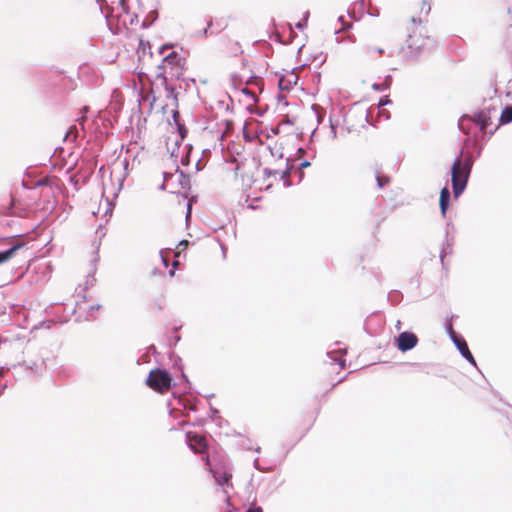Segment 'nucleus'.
Masks as SVG:
<instances>
[{"instance_id": "nucleus-37", "label": "nucleus", "mask_w": 512, "mask_h": 512, "mask_svg": "<svg viewBox=\"0 0 512 512\" xmlns=\"http://www.w3.org/2000/svg\"><path fill=\"white\" fill-rule=\"evenodd\" d=\"M372 89L374 91H377V92H384V91L388 90L387 89V85L384 84L383 82H375V83H373L372 84Z\"/></svg>"}, {"instance_id": "nucleus-55", "label": "nucleus", "mask_w": 512, "mask_h": 512, "mask_svg": "<svg viewBox=\"0 0 512 512\" xmlns=\"http://www.w3.org/2000/svg\"><path fill=\"white\" fill-rule=\"evenodd\" d=\"M53 320H43L41 323H40V327L41 328H46V329H50L52 324H53Z\"/></svg>"}, {"instance_id": "nucleus-40", "label": "nucleus", "mask_w": 512, "mask_h": 512, "mask_svg": "<svg viewBox=\"0 0 512 512\" xmlns=\"http://www.w3.org/2000/svg\"><path fill=\"white\" fill-rule=\"evenodd\" d=\"M311 109L315 112L318 123H321L324 119V114H320L319 106L317 104H313Z\"/></svg>"}, {"instance_id": "nucleus-34", "label": "nucleus", "mask_w": 512, "mask_h": 512, "mask_svg": "<svg viewBox=\"0 0 512 512\" xmlns=\"http://www.w3.org/2000/svg\"><path fill=\"white\" fill-rule=\"evenodd\" d=\"M139 47L141 48L143 54H145L148 51V53L151 56L153 55V53L151 51V44H150V42H148V41L145 42L144 40L140 39Z\"/></svg>"}, {"instance_id": "nucleus-25", "label": "nucleus", "mask_w": 512, "mask_h": 512, "mask_svg": "<svg viewBox=\"0 0 512 512\" xmlns=\"http://www.w3.org/2000/svg\"><path fill=\"white\" fill-rule=\"evenodd\" d=\"M209 411H210V419L214 422H217L219 426H221V422L223 421V418L220 416V411L213 407L211 404L209 405Z\"/></svg>"}, {"instance_id": "nucleus-62", "label": "nucleus", "mask_w": 512, "mask_h": 512, "mask_svg": "<svg viewBox=\"0 0 512 512\" xmlns=\"http://www.w3.org/2000/svg\"><path fill=\"white\" fill-rule=\"evenodd\" d=\"M78 134V130H77V127L76 126H70L67 130V133H66V136L68 135H73V134Z\"/></svg>"}, {"instance_id": "nucleus-11", "label": "nucleus", "mask_w": 512, "mask_h": 512, "mask_svg": "<svg viewBox=\"0 0 512 512\" xmlns=\"http://www.w3.org/2000/svg\"><path fill=\"white\" fill-rule=\"evenodd\" d=\"M186 436V444L193 451V453H198L205 446V439L200 436L197 432L188 431L185 434Z\"/></svg>"}, {"instance_id": "nucleus-14", "label": "nucleus", "mask_w": 512, "mask_h": 512, "mask_svg": "<svg viewBox=\"0 0 512 512\" xmlns=\"http://www.w3.org/2000/svg\"><path fill=\"white\" fill-rule=\"evenodd\" d=\"M24 246V242H16L10 245L7 249L0 251V265L10 261Z\"/></svg>"}, {"instance_id": "nucleus-12", "label": "nucleus", "mask_w": 512, "mask_h": 512, "mask_svg": "<svg viewBox=\"0 0 512 512\" xmlns=\"http://www.w3.org/2000/svg\"><path fill=\"white\" fill-rule=\"evenodd\" d=\"M164 61H167V65L170 70H185L186 58L182 57L178 52L172 51L164 56Z\"/></svg>"}, {"instance_id": "nucleus-9", "label": "nucleus", "mask_w": 512, "mask_h": 512, "mask_svg": "<svg viewBox=\"0 0 512 512\" xmlns=\"http://www.w3.org/2000/svg\"><path fill=\"white\" fill-rule=\"evenodd\" d=\"M156 79H160L162 81L164 90L167 94V98L172 99V101H173L172 104L174 106V109L178 110L179 100H178L177 87L168 83V77L166 75H164L163 72H158L156 74Z\"/></svg>"}, {"instance_id": "nucleus-49", "label": "nucleus", "mask_w": 512, "mask_h": 512, "mask_svg": "<svg viewBox=\"0 0 512 512\" xmlns=\"http://www.w3.org/2000/svg\"><path fill=\"white\" fill-rule=\"evenodd\" d=\"M456 317H457V315H454V314H452L450 317H447V318L445 319V321H444V329H447V328L453 327V325H452V320H453L454 318H456Z\"/></svg>"}, {"instance_id": "nucleus-42", "label": "nucleus", "mask_w": 512, "mask_h": 512, "mask_svg": "<svg viewBox=\"0 0 512 512\" xmlns=\"http://www.w3.org/2000/svg\"><path fill=\"white\" fill-rule=\"evenodd\" d=\"M89 111V107L88 106H84L82 107L81 109V117L78 119V121L81 123L82 125V130H84V124H83V120L87 118V113Z\"/></svg>"}, {"instance_id": "nucleus-33", "label": "nucleus", "mask_w": 512, "mask_h": 512, "mask_svg": "<svg viewBox=\"0 0 512 512\" xmlns=\"http://www.w3.org/2000/svg\"><path fill=\"white\" fill-rule=\"evenodd\" d=\"M183 71L184 70L180 69L174 71L170 70V78L176 81L185 80V78L183 77Z\"/></svg>"}, {"instance_id": "nucleus-22", "label": "nucleus", "mask_w": 512, "mask_h": 512, "mask_svg": "<svg viewBox=\"0 0 512 512\" xmlns=\"http://www.w3.org/2000/svg\"><path fill=\"white\" fill-rule=\"evenodd\" d=\"M158 17H159V14H158L157 10L150 11L147 14V16L145 17V19L142 21L141 28L142 29L150 28L158 20Z\"/></svg>"}, {"instance_id": "nucleus-31", "label": "nucleus", "mask_w": 512, "mask_h": 512, "mask_svg": "<svg viewBox=\"0 0 512 512\" xmlns=\"http://www.w3.org/2000/svg\"><path fill=\"white\" fill-rule=\"evenodd\" d=\"M445 331H446V334L448 335V337L450 338V340L452 341V343L454 341H456L458 339V337L463 336L462 334L457 333L453 327L447 328V329H445Z\"/></svg>"}, {"instance_id": "nucleus-26", "label": "nucleus", "mask_w": 512, "mask_h": 512, "mask_svg": "<svg viewBox=\"0 0 512 512\" xmlns=\"http://www.w3.org/2000/svg\"><path fill=\"white\" fill-rule=\"evenodd\" d=\"M482 150H483V146L480 145V146L476 147V149L473 153L465 151V157L472 160V165L474 166L475 161L481 156Z\"/></svg>"}, {"instance_id": "nucleus-46", "label": "nucleus", "mask_w": 512, "mask_h": 512, "mask_svg": "<svg viewBox=\"0 0 512 512\" xmlns=\"http://www.w3.org/2000/svg\"><path fill=\"white\" fill-rule=\"evenodd\" d=\"M240 90H241V92H242L244 95H246V96H248V97L252 98L254 102H258V97H257V96L252 92V91H250V90H249V89H247V88H242V89H240Z\"/></svg>"}, {"instance_id": "nucleus-56", "label": "nucleus", "mask_w": 512, "mask_h": 512, "mask_svg": "<svg viewBox=\"0 0 512 512\" xmlns=\"http://www.w3.org/2000/svg\"><path fill=\"white\" fill-rule=\"evenodd\" d=\"M166 65H167V61H164V58H163L162 61L160 62V64L157 65L158 72H163L165 74Z\"/></svg>"}, {"instance_id": "nucleus-30", "label": "nucleus", "mask_w": 512, "mask_h": 512, "mask_svg": "<svg viewBox=\"0 0 512 512\" xmlns=\"http://www.w3.org/2000/svg\"><path fill=\"white\" fill-rule=\"evenodd\" d=\"M268 109H269L268 106H265V107H262V108H259L256 110L253 109L252 106L247 107V110L249 111V113L256 114L258 117H263L267 113Z\"/></svg>"}, {"instance_id": "nucleus-36", "label": "nucleus", "mask_w": 512, "mask_h": 512, "mask_svg": "<svg viewBox=\"0 0 512 512\" xmlns=\"http://www.w3.org/2000/svg\"><path fill=\"white\" fill-rule=\"evenodd\" d=\"M177 400H178L179 405H181L184 410H191V411L196 410L192 404L186 403L180 395L177 396Z\"/></svg>"}, {"instance_id": "nucleus-47", "label": "nucleus", "mask_w": 512, "mask_h": 512, "mask_svg": "<svg viewBox=\"0 0 512 512\" xmlns=\"http://www.w3.org/2000/svg\"><path fill=\"white\" fill-rule=\"evenodd\" d=\"M173 47H174V44H173V43H171V42L164 43L163 45H161V46L159 47V49H158V53L162 55V54H164V53H165V51H166L167 49H170V48H173Z\"/></svg>"}, {"instance_id": "nucleus-28", "label": "nucleus", "mask_w": 512, "mask_h": 512, "mask_svg": "<svg viewBox=\"0 0 512 512\" xmlns=\"http://www.w3.org/2000/svg\"><path fill=\"white\" fill-rule=\"evenodd\" d=\"M181 340V336L177 333V328H173V333L168 337V345L170 348L175 347Z\"/></svg>"}, {"instance_id": "nucleus-27", "label": "nucleus", "mask_w": 512, "mask_h": 512, "mask_svg": "<svg viewBox=\"0 0 512 512\" xmlns=\"http://www.w3.org/2000/svg\"><path fill=\"white\" fill-rule=\"evenodd\" d=\"M169 358L171 361H173V368L174 369H178L180 371H182L184 369V365L182 363V359L180 356L176 355L175 353H171L169 355Z\"/></svg>"}, {"instance_id": "nucleus-4", "label": "nucleus", "mask_w": 512, "mask_h": 512, "mask_svg": "<svg viewBox=\"0 0 512 512\" xmlns=\"http://www.w3.org/2000/svg\"><path fill=\"white\" fill-rule=\"evenodd\" d=\"M207 466L209 472L212 474L215 484L222 488L223 493L226 495V500H229L228 488H232V473L228 471L224 465L219 463H212L210 456L206 455L202 458Z\"/></svg>"}, {"instance_id": "nucleus-43", "label": "nucleus", "mask_w": 512, "mask_h": 512, "mask_svg": "<svg viewBox=\"0 0 512 512\" xmlns=\"http://www.w3.org/2000/svg\"><path fill=\"white\" fill-rule=\"evenodd\" d=\"M100 308H101V305H100V304H98V303H97V304H94V305H91V306L88 308V310H87V315H88L89 317H93V316H94V313H95L96 311H98Z\"/></svg>"}, {"instance_id": "nucleus-13", "label": "nucleus", "mask_w": 512, "mask_h": 512, "mask_svg": "<svg viewBox=\"0 0 512 512\" xmlns=\"http://www.w3.org/2000/svg\"><path fill=\"white\" fill-rule=\"evenodd\" d=\"M451 205V192L447 186H444L440 190V196H439V208L440 213L443 218H446L447 211Z\"/></svg>"}, {"instance_id": "nucleus-61", "label": "nucleus", "mask_w": 512, "mask_h": 512, "mask_svg": "<svg viewBox=\"0 0 512 512\" xmlns=\"http://www.w3.org/2000/svg\"><path fill=\"white\" fill-rule=\"evenodd\" d=\"M378 111H379L380 115H381L384 119H386V120L390 119V113H389L387 110H384V109H383V110H381V108H378Z\"/></svg>"}, {"instance_id": "nucleus-20", "label": "nucleus", "mask_w": 512, "mask_h": 512, "mask_svg": "<svg viewBox=\"0 0 512 512\" xmlns=\"http://www.w3.org/2000/svg\"><path fill=\"white\" fill-rule=\"evenodd\" d=\"M193 152V145L191 143H187L184 146L180 163L182 166L187 167L191 163V154Z\"/></svg>"}, {"instance_id": "nucleus-29", "label": "nucleus", "mask_w": 512, "mask_h": 512, "mask_svg": "<svg viewBox=\"0 0 512 512\" xmlns=\"http://www.w3.org/2000/svg\"><path fill=\"white\" fill-rule=\"evenodd\" d=\"M180 372H181L180 378H181L183 384L185 385L184 393H191L192 384H191L188 376L185 374L184 369Z\"/></svg>"}, {"instance_id": "nucleus-39", "label": "nucleus", "mask_w": 512, "mask_h": 512, "mask_svg": "<svg viewBox=\"0 0 512 512\" xmlns=\"http://www.w3.org/2000/svg\"><path fill=\"white\" fill-rule=\"evenodd\" d=\"M149 96H150V103H149L148 115L151 114V112L154 108V104L156 102V96L154 94L153 89L150 90Z\"/></svg>"}, {"instance_id": "nucleus-53", "label": "nucleus", "mask_w": 512, "mask_h": 512, "mask_svg": "<svg viewBox=\"0 0 512 512\" xmlns=\"http://www.w3.org/2000/svg\"><path fill=\"white\" fill-rule=\"evenodd\" d=\"M307 20L306 19H301L300 21H298L296 23V28L299 29V30H304L306 27H307Z\"/></svg>"}, {"instance_id": "nucleus-44", "label": "nucleus", "mask_w": 512, "mask_h": 512, "mask_svg": "<svg viewBox=\"0 0 512 512\" xmlns=\"http://www.w3.org/2000/svg\"><path fill=\"white\" fill-rule=\"evenodd\" d=\"M231 82L233 86L237 88V84L242 83V77L237 73H233L231 74Z\"/></svg>"}, {"instance_id": "nucleus-58", "label": "nucleus", "mask_w": 512, "mask_h": 512, "mask_svg": "<svg viewBox=\"0 0 512 512\" xmlns=\"http://www.w3.org/2000/svg\"><path fill=\"white\" fill-rule=\"evenodd\" d=\"M204 167H205V163H202V159H201V158H199V159L197 160L196 164H195V169H196V171H197V172H198V171H201V170H203V169H204Z\"/></svg>"}, {"instance_id": "nucleus-16", "label": "nucleus", "mask_w": 512, "mask_h": 512, "mask_svg": "<svg viewBox=\"0 0 512 512\" xmlns=\"http://www.w3.org/2000/svg\"><path fill=\"white\" fill-rule=\"evenodd\" d=\"M99 245L100 244L97 245L96 250L94 251L95 256L91 260V264H92L93 268L86 276L85 286L83 288L84 291H87L88 289L93 287L96 283L95 272H96V263L99 261V256H98Z\"/></svg>"}, {"instance_id": "nucleus-63", "label": "nucleus", "mask_w": 512, "mask_h": 512, "mask_svg": "<svg viewBox=\"0 0 512 512\" xmlns=\"http://www.w3.org/2000/svg\"><path fill=\"white\" fill-rule=\"evenodd\" d=\"M107 204H108V208H107V210L105 211V215H107V214H110V215H111V214H112L113 207H114V204H113L111 201H109V199H107Z\"/></svg>"}, {"instance_id": "nucleus-18", "label": "nucleus", "mask_w": 512, "mask_h": 512, "mask_svg": "<svg viewBox=\"0 0 512 512\" xmlns=\"http://www.w3.org/2000/svg\"><path fill=\"white\" fill-rule=\"evenodd\" d=\"M16 199L12 198L8 206L4 208L5 215L15 217H26L28 211L22 206H16Z\"/></svg>"}, {"instance_id": "nucleus-5", "label": "nucleus", "mask_w": 512, "mask_h": 512, "mask_svg": "<svg viewBox=\"0 0 512 512\" xmlns=\"http://www.w3.org/2000/svg\"><path fill=\"white\" fill-rule=\"evenodd\" d=\"M394 340L396 348L402 353L414 349L419 342L417 335L414 332L408 330L399 333L398 336L394 338Z\"/></svg>"}, {"instance_id": "nucleus-54", "label": "nucleus", "mask_w": 512, "mask_h": 512, "mask_svg": "<svg viewBox=\"0 0 512 512\" xmlns=\"http://www.w3.org/2000/svg\"><path fill=\"white\" fill-rule=\"evenodd\" d=\"M392 81H393V78L390 74L386 75L383 79V83L387 85V89H389L391 87V84H392Z\"/></svg>"}, {"instance_id": "nucleus-48", "label": "nucleus", "mask_w": 512, "mask_h": 512, "mask_svg": "<svg viewBox=\"0 0 512 512\" xmlns=\"http://www.w3.org/2000/svg\"><path fill=\"white\" fill-rule=\"evenodd\" d=\"M264 178H269L271 176H274L278 174V170L270 169V168H264L263 170Z\"/></svg>"}, {"instance_id": "nucleus-10", "label": "nucleus", "mask_w": 512, "mask_h": 512, "mask_svg": "<svg viewBox=\"0 0 512 512\" xmlns=\"http://www.w3.org/2000/svg\"><path fill=\"white\" fill-rule=\"evenodd\" d=\"M454 346L460 353V355L473 367H477V362L475 360V357L473 356L472 352L470 351L468 344L464 337H458L456 341L453 342Z\"/></svg>"}, {"instance_id": "nucleus-59", "label": "nucleus", "mask_w": 512, "mask_h": 512, "mask_svg": "<svg viewBox=\"0 0 512 512\" xmlns=\"http://www.w3.org/2000/svg\"><path fill=\"white\" fill-rule=\"evenodd\" d=\"M142 100H144V96H143L141 91H138V100H137L138 101V106H137V110L140 113H141Z\"/></svg>"}, {"instance_id": "nucleus-24", "label": "nucleus", "mask_w": 512, "mask_h": 512, "mask_svg": "<svg viewBox=\"0 0 512 512\" xmlns=\"http://www.w3.org/2000/svg\"><path fill=\"white\" fill-rule=\"evenodd\" d=\"M375 179L377 182V187L380 189L384 188L386 185L390 183V176L381 174L378 171L375 173Z\"/></svg>"}, {"instance_id": "nucleus-8", "label": "nucleus", "mask_w": 512, "mask_h": 512, "mask_svg": "<svg viewBox=\"0 0 512 512\" xmlns=\"http://www.w3.org/2000/svg\"><path fill=\"white\" fill-rule=\"evenodd\" d=\"M295 69L296 68H293L292 70L287 71L288 76L285 74H282L278 71L274 72V74L279 77V80H278L279 91H281V92L290 91L294 88V86L297 85L299 78L294 73Z\"/></svg>"}, {"instance_id": "nucleus-7", "label": "nucleus", "mask_w": 512, "mask_h": 512, "mask_svg": "<svg viewBox=\"0 0 512 512\" xmlns=\"http://www.w3.org/2000/svg\"><path fill=\"white\" fill-rule=\"evenodd\" d=\"M450 229L454 230V225L451 222H448L446 232H445V240L442 243L440 253H439V258H440V262L442 265V269H444V270H448V266L444 259L447 255H451L453 253V246L455 243L454 236L449 235Z\"/></svg>"}, {"instance_id": "nucleus-38", "label": "nucleus", "mask_w": 512, "mask_h": 512, "mask_svg": "<svg viewBox=\"0 0 512 512\" xmlns=\"http://www.w3.org/2000/svg\"><path fill=\"white\" fill-rule=\"evenodd\" d=\"M293 168L292 164L290 163V158L286 160V169L281 172L280 179L285 180L287 179L288 172Z\"/></svg>"}, {"instance_id": "nucleus-3", "label": "nucleus", "mask_w": 512, "mask_h": 512, "mask_svg": "<svg viewBox=\"0 0 512 512\" xmlns=\"http://www.w3.org/2000/svg\"><path fill=\"white\" fill-rule=\"evenodd\" d=\"M145 384L150 389L159 393H165L177 385L173 374L162 366L150 370L146 377Z\"/></svg>"}, {"instance_id": "nucleus-57", "label": "nucleus", "mask_w": 512, "mask_h": 512, "mask_svg": "<svg viewBox=\"0 0 512 512\" xmlns=\"http://www.w3.org/2000/svg\"><path fill=\"white\" fill-rule=\"evenodd\" d=\"M310 165H311V162H310V161H308V160H303L302 162H300V163H299V165H298V169H299V170H303V169H305V168L310 167Z\"/></svg>"}, {"instance_id": "nucleus-51", "label": "nucleus", "mask_w": 512, "mask_h": 512, "mask_svg": "<svg viewBox=\"0 0 512 512\" xmlns=\"http://www.w3.org/2000/svg\"><path fill=\"white\" fill-rule=\"evenodd\" d=\"M190 244V241L189 240H186V239H182L181 241H179L178 243V249H179V252L181 250H185Z\"/></svg>"}, {"instance_id": "nucleus-64", "label": "nucleus", "mask_w": 512, "mask_h": 512, "mask_svg": "<svg viewBox=\"0 0 512 512\" xmlns=\"http://www.w3.org/2000/svg\"><path fill=\"white\" fill-rule=\"evenodd\" d=\"M119 3H120V6H121V8H122V11H123L124 13H126V14H129V12H130V11H129V7H128V5H126V4L123 2V0H120V1H119Z\"/></svg>"}, {"instance_id": "nucleus-23", "label": "nucleus", "mask_w": 512, "mask_h": 512, "mask_svg": "<svg viewBox=\"0 0 512 512\" xmlns=\"http://www.w3.org/2000/svg\"><path fill=\"white\" fill-rule=\"evenodd\" d=\"M388 301H390L393 305L399 304L403 299V294L399 290H391L388 293Z\"/></svg>"}, {"instance_id": "nucleus-50", "label": "nucleus", "mask_w": 512, "mask_h": 512, "mask_svg": "<svg viewBox=\"0 0 512 512\" xmlns=\"http://www.w3.org/2000/svg\"><path fill=\"white\" fill-rule=\"evenodd\" d=\"M276 100L278 103H284L286 106L288 105L287 98L281 91L276 95Z\"/></svg>"}, {"instance_id": "nucleus-21", "label": "nucleus", "mask_w": 512, "mask_h": 512, "mask_svg": "<svg viewBox=\"0 0 512 512\" xmlns=\"http://www.w3.org/2000/svg\"><path fill=\"white\" fill-rule=\"evenodd\" d=\"M175 172L179 175V184L181 188L190 189V175L181 170L179 166H176Z\"/></svg>"}, {"instance_id": "nucleus-45", "label": "nucleus", "mask_w": 512, "mask_h": 512, "mask_svg": "<svg viewBox=\"0 0 512 512\" xmlns=\"http://www.w3.org/2000/svg\"><path fill=\"white\" fill-rule=\"evenodd\" d=\"M329 123H330V128H331V136L333 139H336L337 138V130H336L337 124L333 122L331 116L329 117Z\"/></svg>"}, {"instance_id": "nucleus-60", "label": "nucleus", "mask_w": 512, "mask_h": 512, "mask_svg": "<svg viewBox=\"0 0 512 512\" xmlns=\"http://www.w3.org/2000/svg\"><path fill=\"white\" fill-rule=\"evenodd\" d=\"M245 512H263V509H262V507L255 505V506L249 507Z\"/></svg>"}, {"instance_id": "nucleus-32", "label": "nucleus", "mask_w": 512, "mask_h": 512, "mask_svg": "<svg viewBox=\"0 0 512 512\" xmlns=\"http://www.w3.org/2000/svg\"><path fill=\"white\" fill-rule=\"evenodd\" d=\"M391 104H392V100L390 99L389 95H383L379 98L377 107L383 108V107H385L387 105H391Z\"/></svg>"}, {"instance_id": "nucleus-41", "label": "nucleus", "mask_w": 512, "mask_h": 512, "mask_svg": "<svg viewBox=\"0 0 512 512\" xmlns=\"http://www.w3.org/2000/svg\"><path fill=\"white\" fill-rule=\"evenodd\" d=\"M213 25V22L212 20L208 21L207 22V27L200 30L197 35L200 36V37H207L208 34H209V28Z\"/></svg>"}, {"instance_id": "nucleus-6", "label": "nucleus", "mask_w": 512, "mask_h": 512, "mask_svg": "<svg viewBox=\"0 0 512 512\" xmlns=\"http://www.w3.org/2000/svg\"><path fill=\"white\" fill-rule=\"evenodd\" d=\"M407 53L406 59L408 61H417L422 55L425 47L424 39L421 37H415L411 34L408 35L406 40Z\"/></svg>"}, {"instance_id": "nucleus-19", "label": "nucleus", "mask_w": 512, "mask_h": 512, "mask_svg": "<svg viewBox=\"0 0 512 512\" xmlns=\"http://www.w3.org/2000/svg\"><path fill=\"white\" fill-rule=\"evenodd\" d=\"M512 122V104H508L502 108L499 117V125H507Z\"/></svg>"}, {"instance_id": "nucleus-2", "label": "nucleus", "mask_w": 512, "mask_h": 512, "mask_svg": "<svg viewBox=\"0 0 512 512\" xmlns=\"http://www.w3.org/2000/svg\"><path fill=\"white\" fill-rule=\"evenodd\" d=\"M473 165L472 160L465 157V147L460 146L450 166L452 193L455 199L460 197L467 188Z\"/></svg>"}, {"instance_id": "nucleus-52", "label": "nucleus", "mask_w": 512, "mask_h": 512, "mask_svg": "<svg viewBox=\"0 0 512 512\" xmlns=\"http://www.w3.org/2000/svg\"><path fill=\"white\" fill-rule=\"evenodd\" d=\"M326 60V56H323L322 54H319L314 57L313 61L318 62L317 66L320 67Z\"/></svg>"}, {"instance_id": "nucleus-35", "label": "nucleus", "mask_w": 512, "mask_h": 512, "mask_svg": "<svg viewBox=\"0 0 512 512\" xmlns=\"http://www.w3.org/2000/svg\"><path fill=\"white\" fill-rule=\"evenodd\" d=\"M184 82V85L180 84L178 86L179 89H183L184 91H188L190 88V84L196 85V81L194 78H185V80H182Z\"/></svg>"}, {"instance_id": "nucleus-1", "label": "nucleus", "mask_w": 512, "mask_h": 512, "mask_svg": "<svg viewBox=\"0 0 512 512\" xmlns=\"http://www.w3.org/2000/svg\"><path fill=\"white\" fill-rule=\"evenodd\" d=\"M496 110L495 104H486V100H484L482 109L475 111L472 115L463 114L458 119V129L467 135L463 141L465 146L476 147L479 134L491 125V114Z\"/></svg>"}, {"instance_id": "nucleus-17", "label": "nucleus", "mask_w": 512, "mask_h": 512, "mask_svg": "<svg viewBox=\"0 0 512 512\" xmlns=\"http://www.w3.org/2000/svg\"><path fill=\"white\" fill-rule=\"evenodd\" d=\"M171 117L176 126V131L178 136H181L182 139H185L188 136V128L185 123L181 122V115L177 109H173L171 111Z\"/></svg>"}, {"instance_id": "nucleus-15", "label": "nucleus", "mask_w": 512, "mask_h": 512, "mask_svg": "<svg viewBox=\"0 0 512 512\" xmlns=\"http://www.w3.org/2000/svg\"><path fill=\"white\" fill-rule=\"evenodd\" d=\"M345 349L329 350L326 356L329 358L331 364H337L341 369L346 367Z\"/></svg>"}]
</instances>
